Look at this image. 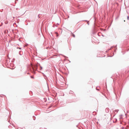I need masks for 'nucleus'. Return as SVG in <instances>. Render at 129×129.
I'll use <instances>...</instances> for the list:
<instances>
[{
  "instance_id": "nucleus-4",
  "label": "nucleus",
  "mask_w": 129,
  "mask_h": 129,
  "mask_svg": "<svg viewBox=\"0 0 129 129\" xmlns=\"http://www.w3.org/2000/svg\"><path fill=\"white\" fill-rule=\"evenodd\" d=\"M31 77V78H33V77Z\"/></svg>"
},
{
  "instance_id": "nucleus-3",
  "label": "nucleus",
  "mask_w": 129,
  "mask_h": 129,
  "mask_svg": "<svg viewBox=\"0 0 129 129\" xmlns=\"http://www.w3.org/2000/svg\"><path fill=\"white\" fill-rule=\"evenodd\" d=\"M73 36H74V37H75V35H73Z\"/></svg>"
},
{
  "instance_id": "nucleus-1",
  "label": "nucleus",
  "mask_w": 129,
  "mask_h": 129,
  "mask_svg": "<svg viewBox=\"0 0 129 129\" xmlns=\"http://www.w3.org/2000/svg\"><path fill=\"white\" fill-rule=\"evenodd\" d=\"M55 33L56 34V36L57 37H58V33Z\"/></svg>"
},
{
  "instance_id": "nucleus-2",
  "label": "nucleus",
  "mask_w": 129,
  "mask_h": 129,
  "mask_svg": "<svg viewBox=\"0 0 129 129\" xmlns=\"http://www.w3.org/2000/svg\"><path fill=\"white\" fill-rule=\"evenodd\" d=\"M127 19L129 20V17L128 16L127 17Z\"/></svg>"
}]
</instances>
